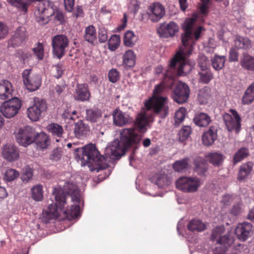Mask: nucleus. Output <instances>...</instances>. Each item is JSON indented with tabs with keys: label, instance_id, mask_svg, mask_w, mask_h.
Instances as JSON below:
<instances>
[{
	"label": "nucleus",
	"instance_id": "obj_1",
	"mask_svg": "<svg viewBox=\"0 0 254 254\" xmlns=\"http://www.w3.org/2000/svg\"><path fill=\"white\" fill-rule=\"evenodd\" d=\"M120 140L114 139L105 150V156L101 155L95 145L90 144L75 150V158L80 162L82 166H93L91 171L105 169L108 165L104 162L108 158L118 159L125 154L127 150L132 146L137 148L141 137L135 132L134 128H126L122 130L120 134Z\"/></svg>",
	"mask_w": 254,
	"mask_h": 254
},
{
	"label": "nucleus",
	"instance_id": "obj_2",
	"mask_svg": "<svg viewBox=\"0 0 254 254\" xmlns=\"http://www.w3.org/2000/svg\"><path fill=\"white\" fill-rule=\"evenodd\" d=\"M164 76V80L155 86L153 98L145 102L146 111H141L136 117L134 125L140 132L144 133L147 129V126L152 118L148 113L150 110H152L162 119L165 118L168 114L167 98L158 95L163 93L166 87L171 88L174 83V80L172 77L166 76V73Z\"/></svg>",
	"mask_w": 254,
	"mask_h": 254
},
{
	"label": "nucleus",
	"instance_id": "obj_3",
	"mask_svg": "<svg viewBox=\"0 0 254 254\" xmlns=\"http://www.w3.org/2000/svg\"><path fill=\"white\" fill-rule=\"evenodd\" d=\"M52 196L55 200L54 204L49 205L47 210H43L42 216L43 221L48 223L51 219L57 218L63 212L68 218H74L80 214V207L78 205H71L69 208L65 206L67 197L62 190L54 188Z\"/></svg>",
	"mask_w": 254,
	"mask_h": 254
},
{
	"label": "nucleus",
	"instance_id": "obj_4",
	"mask_svg": "<svg viewBox=\"0 0 254 254\" xmlns=\"http://www.w3.org/2000/svg\"><path fill=\"white\" fill-rule=\"evenodd\" d=\"M192 51V46H187L186 48L181 47L179 51L171 60L168 69L166 70V76L173 78L177 66H178L177 72L179 75L185 76L189 74L195 64L194 60L187 58Z\"/></svg>",
	"mask_w": 254,
	"mask_h": 254
},
{
	"label": "nucleus",
	"instance_id": "obj_5",
	"mask_svg": "<svg viewBox=\"0 0 254 254\" xmlns=\"http://www.w3.org/2000/svg\"><path fill=\"white\" fill-rule=\"evenodd\" d=\"M195 19L193 18H189L184 21L182 28L185 33L182 35V42L183 46H192L195 41L198 39L200 34L202 31V28L198 26L193 31Z\"/></svg>",
	"mask_w": 254,
	"mask_h": 254
},
{
	"label": "nucleus",
	"instance_id": "obj_6",
	"mask_svg": "<svg viewBox=\"0 0 254 254\" xmlns=\"http://www.w3.org/2000/svg\"><path fill=\"white\" fill-rule=\"evenodd\" d=\"M48 109L45 100L38 97H34L30 107L27 109V115L29 119L33 122H37L42 117Z\"/></svg>",
	"mask_w": 254,
	"mask_h": 254
},
{
	"label": "nucleus",
	"instance_id": "obj_7",
	"mask_svg": "<svg viewBox=\"0 0 254 254\" xmlns=\"http://www.w3.org/2000/svg\"><path fill=\"white\" fill-rule=\"evenodd\" d=\"M201 185V181L197 177H182L176 182V186L178 190L187 193L197 191Z\"/></svg>",
	"mask_w": 254,
	"mask_h": 254
},
{
	"label": "nucleus",
	"instance_id": "obj_8",
	"mask_svg": "<svg viewBox=\"0 0 254 254\" xmlns=\"http://www.w3.org/2000/svg\"><path fill=\"white\" fill-rule=\"evenodd\" d=\"M22 102L17 97H13L3 102L0 106V112L7 119H11L18 113Z\"/></svg>",
	"mask_w": 254,
	"mask_h": 254
},
{
	"label": "nucleus",
	"instance_id": "obj_9",
	"mask_svg": "<svg viewBox=\"0 0 254 254\" xmlns=\"http://www.w3.org/2000/svg\"><path fill=\"white\" fill-rule=\"evenodd\" d=\"M68 44L69 41L65 35L60 34L55 36L52 41L53 56L61 59L65 55Z\"/></svg>",
	"mask_w": 254,
	"mask_h": 254
},
{
	"label": "nucleus",
	"instance_id": "obj_10",
	"mask_svg": "<svg viewBox=\"0 0 254 254\" xmlns=\"http://www.w3.org/2000/svg\"><path fill=\"white\" fill-rule=\"evenodd\" d=\"M23 83L26 89L30 92L37 90L41 85L42 78L39 74H33L31 69H26L22 73Z\"/></svg>",
	"mask_w": 254,
	"mask_h": 254
},
{
	"label": "nucleus",
	"instance_id": "obj_11",
	"mask_svg": "<svg viewBox=\"0 0 254 254\" xmlns=\"http://www.w3.org/2000/svg\"><path fill=\"white\" fill-rule=\"evenodd\" d=\"M232 115L225 113L223 114V120L227 130L229 131H234L238 133L241 129V119L237 112L233 109L230 110Z\"/></svg>",
	"mask_w": 254,
	"mask_h": 254
},
{
	"label": "nucleus",
	"instance_id": "obj_12",
	"mask_svg": "<svg viewBox=\"0 0 254 254\" xmlns=\"http://www.w3.org/2000/svg\"><path fill=\"white\" fill-rule=\"evenodd\" d=\"M28 39V34L25 27L18 26L12 33L8 41V47H18L24 44Z\"/></svg>",
	"mask_w": 254,
	"mask_h": 254
},
{
	"label": "nucleus",
	"instance_id": "obj_13",
	"mask_svg": "<svg viewBox=\"0 0 254 254\" xmlns=\"http://www.w3.org/2000/svg\"><path fill=\"white\" fill-rule=\"evenodd\" d=\"M190 94V89L189 86L186 83L180 81L173 90L171 97L175 102L182 104L188 101Z\"/></svg>",
	"mask_w": 254,
	"mask_h": 254
},
{
	"label": "nucleus",
	"instance_id": "obj_14",
	"mask_svg": "<svg viewBox=\"0 0 254 254\" xmlns=\"http://www.w3.org/2000/svg\"><path fill=\"white\" fill-rule=\"evenodd\" d=\"M54 3L50 0H44L39 4L37 9L35 11L36 20L39 24L43 25L48 23V11L53 9Z\"/></svg>",
	"mask_w": 254,
	"mask_h": 254
},
{
	"label": "nucleus",
	"instance_id": "obj_15",
	"mask_svg": "<svg viewBox=\"0 0 254 254\" xmlns=\"http://www.w3.org/2000/svg\"><path fill=\"white\" fill-rule=\"evenodd\" d=\"M35 130L27 126L23 128H20L16 133L15 137L20 145L27 147L34 141Z\"/></svg>",
	"mask_w": 254,
	"mask_h": 254
},
{
	"label": "nucleus",
	"instance_id": "obj_16",
	"mask_svg": "<svg viewBox=\"0 0 254 254\" xmlns=\"http://www.w3.org/2000/svg\"><path fill=\"white\" fill-rule=\"evenodd\" d=\"M165 14L164 6L160 2H153L148 8V15L149 19L152 22H158Z\"/></svg>",
	"mask_w": 254,
	"mask_h": 254
},
{
	"label": "nucleus",
	"instance_id": "obj_17",
	"mask_svg": "<svg viewBox=\"0 0 254 254\" xmlns=\"http://www.w3.org/2000/svg\"><path fill=\"white\" fill-rule=\"evenodd\" d=\"M179 27L174 21H170L169 23H163L157 29V32L160 37L169 38L173 37L176 33L178 32Z\"/></svg>",
	"mask_w": 254,
	"mask_h": 254
},
{
	"label": "nucleus",
	"instance_id": "obj_18",
	"mask_svg": "<svg viewBox=\"0 0 254 254\" xmlns=\"http://www.w3.org/2000/svg\"><path fill=\"white\" fill-rule=\"evenodd\" d=\"M253 225L248 222L239 224L235 229V234L239 240L246 241L251 235Z\"/></svg>",
	"mask_w": 254,
	"mask_h": 254
},
{
	"label": "nucleus",
	"instance_id": "obj_19",
	"mask_svg": "<svg viewBox=\"0 0 254 254\" xmlns=\"http://www.w3.org/2000/svg\"><path fill=\"white\" fill-rule=\"evenodd\" d=\"M114 124L118 127H123L132 123L133 119L128 114L116 109L113 114Z\"/></svg>",
	"mask_w": 254,
	"mask_h": 254
},
{
	"label": "nucleus",
	"instance_id": "obj_20",
	"mask_svg": "<svg viewBox=\"0 0 254 254\" xmlns=\"http://www.w3.org/2000/svg\"><path fill=\"white\" fill-rule=\"evenodd\" d=\"M64 190L71 197L72 205L79 206L81 200V195L77 187L72 183L67 182L64 186Z\"/></svg>",
	"mask_w": 254,
	"mask_h": 254
},
{
	"label": "nucleus",
	"instance_id": "obj_21",
	"mask_svg": "<svg viewBox=\"0 0 254 254\" xmlns=\"http://www.w3.org/2000/svg\"><path fill=\"white\" fill-rule=\"evenodd\" d=\"M90 96L88 84L84 83L76 85L74 96L75 100L82 102L88 101L90 99Z\"/></svg>",
	"mask_w": 254,
	"mask_h": 254
},
{
	"label": "nucleus",
	"instance_id": "obj_22",
	"mask_svg": "<svg viewBox=\"0 0 254 254\" xmlns=\"http://www.w3.org/2000/svg\"><path fill=\"white\" fill-rule=\"evenodd\" d=\"M2 156L7 161L13 162L19 158V150L14 145L6 144L2 149Z\"/></svg>",
	"mask_w": 254,
	"mask_h": 254
},
{
	"label": "nucleus",
	"instance_id": "obj_23",
	"mask_svg": "<svg viewBox=\"0 0 254 254\" xmlns=\"http://www.w3.org/2000/svg\"><path fill=\"white\" fill-rule=\"evenodd\" d=\"M218 128V125H214L210 127L209 129L203 133L202 140L204 145L209 146L214 142L217 138Z\"/></svg>",
	"mask_w": 254,
	"mask_h": 254
},
{
	"label": "nucleus",
	"instance_id": "obj_24",
	"mask_svg": "<svg viewBox=\"0 0 254 254\" xmlns=\"http://www.w3.org/2000/svg\"><path fill=\"white\" fill-rule=\"evenodd\" d=\"M211 240L216 244L220 245V247L216 248L213 252V254H222V226H219L215 227L212 231L211 235Z\"/></svg>",
	"mask_w": 254,
	"mask_h": 254
},
{
	"label": "nucleus",
	"instance_id": "obj_25",
	"mask_svg": "<svg viewBox=\"0 0 254 254\" xmlns=\"http://www.w3.org/2000/svg\"><path fill=\"white\" fill-rule=\"evenodd\" d=\"M234 252L237 253V254L241 253L244 250L247 249L246 245L238 244H234V239L233 237H226L223 236V253L227 251L229 248H231Z\"/></svg>",
	"mask_w": 254,
	"mask_h": 254
},
{
	"label": "nucleus",
	"instance_id": "obj_26",
	"mask_svg": "<svg viewBox=\"0 0 254 254\" xmlns=\"http://www.w3.org/2000/svg\"><path fill=\"white\" fill-rule=\"evenodd\" d=\"M90 130L89 126L82 120H78L74 124V133L77 138L82 139L86 137Z\"/></svg>",
	"mask_w": 254,
	"mask_h": 254
},
{
	"label": "nucleus",
	"instance_id": "obj_27",
	"mask_svg": "<svg viewBox=\"0 0 254 254\" xmlns=\"http://www.w3.org/2000/svg\"><path fill=\"white\" fill-rule=\"evenodd\" d=\"M12 84L7 80H2L0 81V99L6 100L12 97Z\"/></svg>",
	"mask_w": 254,
	"mask_h": 254
},
{
	"label": "nucleus",
	"instance_id": "obj_28",
	"mask_svg": "<svg viewBox=\"0 0 254 254\" xmlns=\"http://www.w3.org/2000/svg\"><path fill=\"white\" fill-rule=\"evenodd\" d=\"M37 148L41 150L46 149L50 143V139L47 134L43 132L35 133L34 131V141Z\"/></svg>",
	"mask_w": 254,
	"mask_h": 254
},
{
	"label": "nucleus",
	"instance_id": "obj_29",
	"mask_svg": "<svg viewBox=\"0 0 254 254\" xmlns=\"http://www.w3.org/2000/svg\"><path fill=\"white\" fill-rule=\"evenodd\" d=\"M193 164L194 171L200 176L204 175L208 169L206 161L203 158L198 156L195 158Z\"/></svg>",
	"mask_w": 254,
	"mask_h": 254
},
{
	"label": "nucleus",
	"instance_id": "obj_30",
	"mask_svg": "<svg viewBox=\"0 0 254 254\" xmlns=\"http://www.w3.org/2000/svg\"><path fill=\"white\" fill-rule=\"evenodd\" d=\"M188 229L193 232H201L206 229V225L198 219H193L187 224Z\"/></svg>",
	"mask_w": 254,
	"mask_h": 254
},
{
	"label": "nucleus",
	"instance_id": "obj_31",
	"mask_svg": "<svg viewBox=\"0 0 254 254\" xmlns=\"http://www.w3.org/2000/svg\"><path fill=\"white\" fill-rule=\"evenodd\" d=\"M136 55L131 50H128L123 56V64L127 68L133 67L135 64Z\"/></svg>",
	"mask_w": 254,
	"mask_h": 254
},
{
	"label": "nucleus",
	"instance_id": "obj_32",
	"mask_svg": "<svg viewBox=\"0 0 254 254\" xmlns=\"http://www.w3.org/2000/svg\"><path fill=\"white\" fill-rule=\"evenodd\" d=\"M102 113L98 109H87L86 110L85 119L90 123H97L102 118Z\"/></svg>",
	"mask_w": 254,
	"mask_h": 254
},
{
	"label": "nucleus",
	"instance_id": "obj_33",
	"mask_svg": "<svg viewBox=\"0 0 254 254\" xmlns=\"http://www.w3.org/2000/svg\"><path fill=\"white\" fill-rule=\"evenodd\" d=\"M253 166L254 164L252 162H248L241 165L238 174V180L241 181L247 178L252 171Z\"/></svg>",
	"mask_w": 254,
	"mask_h": 254
},
{
	"label": "nucleus",
	"instance_id": "obj_34",
	"mask_svg": "<svg viewBox=\"0 0 254 254\" xmlns=\"http://www.w3.org/2000/svg\"><path fill=\"white\" fill-rule=\"evenodd\" d=\"M193 120L194 124L199 127H205L211 122L210 117L207 114L203 113L196 114Z\"/></svg>",
	"mask_w": 254,
	"mask_h": 254
},
{
	"label": "nucleus",
	"instance_id": "obj_35",
	"mask_svg": "<svg viewBox=\"0 0 254 254\" xmlns=\"http://www.w3.org/2000/svg\"><path fill=\"white\" fill-rule=\"evenodd\" d=\"M85 41L93 44L97 40L96 29L93 25H89L85 28L83 36Z\"/></svg>",
	"mask_w": 254,
	"mask_h": 254
},
{
	"label": "nucleus",
	"instance_id": "obj_36",
	"mask_svg": "<svg viewBox=\"0 0 254 254\" xmlns=\"http://www.w3.org/2000/svg\"><path fill=\"white\" fill-rule=\"evenodd\" d=\"M151 182L158 188L166 189L171 184V180L165 176H158L150 179Z\"/></svg>",
	"mask_w": 254,
	"mask_h": 254
},
{
	"label": "nucleus",
	"instance_id": "obj_37",
	"mask_svg": "<svg viewBox=\"0 0 254 254\" xmlns=\"http://www.w3.org/2000/svg\"><path fill=\"white\" fill-rule=\"evenodd\" d=\"M235 46L238 49L247 50L251 48V41L247 37L237 35L235 39Z\"/></svg>",
	"mask_w": 254,
	"mask_h": 254
},
{
	"label": "nucleus",
	"instance_id": "obj_38",
	"mask_svg": "<svg viewBox=\"0 0 254 254\" xmlns=\"http://www.w3.org/2000/svg\"><path fill=\"white\" fill-rule=\"evenodd\" d=\"M254 101V82L246 90L242 98V102L244 105L251 104Z\"/></svg>",
	"mask_w": 254,
	"mask_h": 254
},
{
	"label": "nucleus",
	"instance_id": "obj_39",
	"mask_svg": "<svg viewBox=\"0 0 254 254\" xmlns=\"http://www.w3.org/2000/svg\"><path fill=\"white\" fill-rule=\"evenodd\" d=\"M47 130L52 135L61 137L64 133V129L62 126L56 123H51L47 127Z\"/></svg>",
	"mask_w": 254,
	"mask_h": 254
},
{
	"label": "nucleus",
	"instance_id": "obj_40",
	"mask_svg": "<svg viewBox=\"0 0 254 254\" xmlns=\"http://www.w3.org/2000/svg\"><path fill=\"white\" fill-rule=\"evenodd\" d=\"M189 158L187 157L175 161L173 164V169L178 172L186 170L189 166Z\"/></svg>",
	"mask_w": 254,
	"mask_h": 254
},
{
	"label": "nucleus",
	"instance_id": "obj_41",
	"mask_svg": "<svg viewBox=\"0 0 254 254\" xmlns=\"http://www.w3.org/2000/svg\"><path fill=\"white\" fill-rule=\"evenodd\" d=\"M241 65L249 70H254V58L249 55H244L241 61Z\"/></svg>",
	"mask_w": 254,
	"mask_h": 254
},
{
	"label": "nucleus",
	"instance_id": "obj_42",
	"mask_svg": "<svg viewBox=\"0 0 254 254\" xmlns=\"http://www.w3.org/2000/svg\"><path fill=\"white\" fill-rule=\"evenodd\" d=\"M249 154V150L246 147H242L239 149L235 153L233 157V162L236 164L244 158L247 157Z\"/></svg>",
	"mask_w": 254,
	"mask_h": 254
},
{
	"label": "nucleus",
	"instance_id": "obj_43",
	"mask_svg": "<svg viewBox=\"0 0 254 254\" xmlns=\"http://www.w3.org/2000/svg\"><path fill=\"white\" fill-rule=\"evenodd\" d=\"M32 197L37 201H41L43 198L42 186L40 185H36L31 189Z\"/></svg>",
	"mask_w": 254,
	"mask_h": 254
},
{
	"label": "nucleus",
	"instance_id": "obj_44",
	"mask_svg": "<svg viewBox=\"0 0 254 254\" xmlns=\"http://www.w3.org/2000/svg\"><path fill=\"white\" fill-rule=\"evenodd\" d=\"M209 97L210 91L208 88L205 87L199 91L197 100L200 104L206 103Z\"/></svg>",
	"mask_w": 254,
	"mask_h": 254
},
{
	"label": "nucleus",
	"instance_id": "obj_45",
	"mask_svg": "<svg viewBox=\"0 0 254 254\" xmlns=\"http://www.w3.org/2000/svg\"><path fill=\"white\" fill-rule=\"evenodd\" d=\"M135 42V37L134 33L131 31L126 32L124 35V43L126 46L132 47Z\"/></svg>",
	"mask_w": 254,
	"mask_h": 254
},
{
	"label": "nucleus",
	"instance_id": "obj_46",
	"mask_svg": "<svg viewBox=\"0 0 254 254\" xmlns=\"http://www.w3.org/2000/svg\"><path fill=\"white\" fill-rule=\"evenodd\" d=\"M120 41V37L119 35L117 34L112 35L108 42L109 49L112 51L116 50L119 46Z\"/></svg>",
	"mask_w": 254,
	"mask_h": 254
},
{
	"label": "nucleus",
	"instance_id": "obj_47",
	"mask_svg": "<svg viewBox=\"0 0 254 254\" xmlns=\"http://www.w3.org/2000/svg\"><path fill=\"white\" fill-rule=\"evenodd\" d=\"M33 52L38 60H42L44 58V45L42 43L38 42L32 49Z\"/></svg>",
	"mask_w": 254,
	"mask_h": 254
},
{
	"label": "nucleus",
	"instance_id": "obj_48",
	"mask_svg": "<svg viewBox=\"0 0 254 254\" xmlns=\"http://www.w3.org/2000/svg\"><path fill=\"white\" fill-rule=\"evenodd\" d=\"M19 176V172L13 169H8L4 173L3 179L6 182H12Z\"/></svg>",
	"mask_w": 254,
	"mask_h": 254
},
{
	"label": "nucleus",
	"instance_id": "obj_49",
	"mask_svg": "<svg viewBox=\"0 0 254 254\" xmlns=\"http://www.w3.org/2000/svg\"><path fill=\"white\" fill-rule=\"evenodd\" d=\"M15 55L17 57L22 60L24 63L28 62L32 58V55L30 52L26 51H22V50H18L16 52Z\"/></svg>",
	"mask_w": 254,
	"mask_h": 254
},
{
	"label": "nucleus",
	"instance_id": "obj_50",
	"mask_svg": "<svg viewBox=\"0 0 254 254\" xmlns=\"http://www.w3.org/2000/svg\"><path fill=\"white\" fill-rule=\"evenodd\" d=\"M208 159L214 166H219L222 160V155L216 152L212 153L207 156Z\"/></svg>",
	"mask_w": 254,
	"mask_h": 254
},
{
	"label": "nucleus",
	"instance_id": "obj_51",
	"mask_svg": "<svg viewBox=\"0 0 254 254\" xmlns=\"http://www.w3.org/2000/svg\"><path fill=\"white\" fill-rule=\"evenodd\" d=\"M191 132V127L190 126H185L179 132V140L184 141L189 137Z\"/></svg>",
	"mask_w": 254,
	"mask_h": 254
},
{
	"label": "nucleus",
	"instance_id": "obj_52",
	"mask_svg": "<svg viewBox=\"0 0 254 254\" xmlns=\"http://www.w3.org/2000/svg\"><path fill=\"white\" fill-rule=\"evenodd\" d=\"M200 81L204 83H208L213 78L210 70L208 69L202 70L199 72Z\"/></svg>",
	"mask_w": 254,
	"mask_h": 254
},
{
	"label": "nucleus",
	"instance_id": "obj_53",
	"mask_svg": "<svg viewBox=\"0 0 254 254\" xmlns=\"http://www.w3.org/2000/svg\"><path fill=\"white\" fill-rule=\"evenodd\" d=\"M186 114V110L184 108H180L175 113V125H179L185 119Z\"/></svg>",
	"mask_w": 254,
	"mask_h": 254
},
{
	"label": "nucleus",
	"instance_id": "obj_54",
	"mask_svg": "<svg viewBox=\"0 0 254 254\" xmlns=\"http://www.w3.org/2000/svg\"><path fill=\"white\" fill-rule=\"evenodd\" d=\"M198 64L201 70L208 69L209 61L204 55H199L198 60Z\"/></svg>",
	"mask_w": 254,
	"mask_h": 254
},
{
	"label": "nucleus",
	"instance_id": "obj_55",
	"mask_svg": "<svg viewBox=\"0 0 254 254\" xmlns=\"http://www.w3.org/2000/svg\"><path fill=\"white\" fill-rule=\"evenodd\" d=\"M109 80L113 83H116L120 78V72L116 68H112L108 72Z\"/></svg>",
	"mask_w": 254,
	"mask_h": 254
},
{
	"label": "nucleus",
	"instance_id": "obj_56",
	"mask_svg": "<svg viewBox=\"0 0 254 254\" xmlns=\"http://www.w3.org/2000/svg\"><path fill=\"white\" fill-rule=\"evenodd\" d=\"M212 65L216 70L221 69L222 68V57L215 56L212 59Z\"/></svg>",
	"mask_w": 254,
	"mask_h": 254
},
{
	"label": "nucleus",
	"instance_id": "obj_57",
	"mask_svg": "<svg viewBox=\"0 0 254 254\" xmlns=\"http://www.w3.org/2000/svg\"><path fill=\"white\" fill-rule=\"evenodd\" d=\"M62 156V149L60 148H56L52 151L50 156V159L52 161H57L61 159Z\"/></svg>",
	"mask_w": 254,
	"mask_h": 254
},
{
	"label": "nucleus",
	"instance_id": "obj_58",
	"mask_svg": "<svg viewBox=\"0 0 254 254\" xmlns=\"http://www.w3.org/2000/svg\"><path fill=\"white\" fill-rule=\"evenodd\" d=\"M98 39L100 43H104L108 39L107 32L106 29L104 27H101L98 30Z\"/></svg>",
	"mask_w": 254,
	"mask_h": 254
},
{
	"label": "nucleus",
	"instance_id": "obj_59",
	"mask_svg": "<svg viewBox=\"0 0 254 254\" xmlns=\"http://www.w3.org/2000/svg\"><path fill=\"white\" fill-rule=\"evenodd\" d=\"M8 33L7 26L0 21V40L5 38Z\"/></svg>",
	"mask_w": 254,
	"mask_h": 254
},
{
	"label": "nucleus",
	"instance_id": "obj_60",
	"mask_svg": "<svg viewBox=\"0 0 254 254\" xmlns=\"http://www.w3.org/2000/svg\"><path fill=\"white\" fill-rule=\"evenodd\" d=\"M56 70V74L54 75V76L57 78L59 79L61 78L63 74L64 71V65L61 63H59L54 65Z\"/></svg>",
	"mask_w": 254,
	"mask_h": 254
},
{
	"label": "nucleus",
	"instance_id": "obj_61",
	"mask_svg": "<svg viewBox=\"0 0 254 254\" xmlns=\"http://www.w3.org/2000/svg\"><path fill=\"white\" fill-rule=\"evenodd\" d=\"M64 14L62 11L57 10L55 12L54 20L58 21L61 24H64L65 22Z\"/></svg>",
	"mask_w": 254,
	"mask_h": 254
},
{
	"label": "nucleus",
	"instance_id": "obj_62",
	"mask_svg": "<svg viewBox=\"0 0 254 254\" xmlns=\"http://www.w3.org/2000/svg\"><path fill=\"white\" fill-rule=\"evenodd\" d=\"M33 173L30 170H27L21 176V179L24 183L28 182L33 177Z\"/></svg>",
	"mask_w": 254,
	"mask_h": 254
},
{
	"label": "nucleus",
	"instance_id": "obj_63",
	"mask_svg": "<svg viewBox=\"0 0 254 254\" xmlns=\"http://www.w3.org/2000/svg\"><path fill=\"white\" fill-rule=\"evenodd\" d=\"M74 4V0H64L65 9L68 12L72 11Z\"/></svg>",
	"mask_w": 254,
	"mask_h": 254
},
{
	"label": "nucleus",
	"instance_id": "obj_64",
	"mask_svg": "<svg viewBox=\"0 0 254 254\" xmlns=\"http://www.w3.org/2000/svg\"><path fill=\"white\" fill-rule=\"evenodd\" d=\"M238 58V54L235 49L231 50L229 53L230 61H237Z\"/></svg>",
	"mask_w": 254,
	"mask_h": 254
}]
</instances>
